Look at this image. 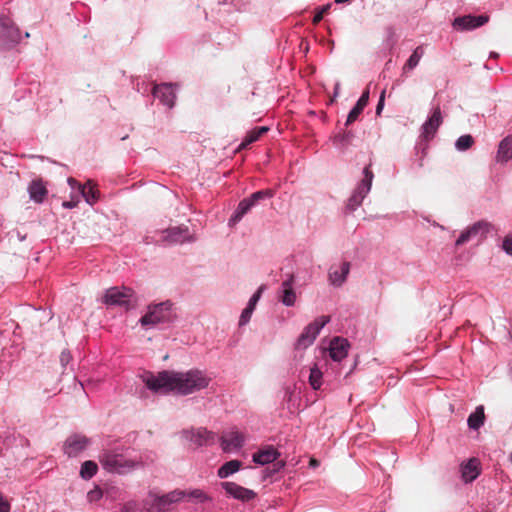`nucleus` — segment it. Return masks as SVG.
<instances>
[{"instance_id":"nucleus-2","label":"nucleus","mask_w":512,"mask_h":512,"mask_svg":"<svg viewBox=\"0 0 512 512\" xmlns=\"http://www.w3.org/2000/svg\"><path fill=\"white\" fill-rule=\"evenodd\" d=\"M208 378L200 370H190L186 373L162 371V392L171 391L180 395H188L206 388Z\"/></svg>"},{"instance_id":"nucleus-36","label":"nucleus","mask_w":512,"mask_h":512,"mask_svg":"<svg viewBox=\"0 0 512 512\" xmlns=\"http://www.w3.org/2000/svg\"><path fill=\"white\" fill-rule=\"evenodd\" d=\"M322 376L323 374L321 370L317 367V365H314L310 369L309 383L314 390H318L321 387Z\"/></svg>"},{"instance_id":"nucleus-13","label":"nucleus","mask_w":512,"mask_h":512,"mask_svg":"<svg viewBox=\"0 0 512 512\" xmlns=\"http://www.w3.org/2000/svg\"><path fill=\"white\" fill-rule=\"evenodd\" d=\"M137 377L142 381L144 387L140 390V397H144L145 390L153 394L160 393V372L154 373L147 369H139Z\"/></svg>"},{"instance_id":"nucleus-40","label":"nucleus","mask_w":512,"mask_h":512,"mask_svg":"<svg viewBox=\"0 0 512 512\" xmlns=\"http://www.w3.org/2000/svg\"><path fill=\"white\" fill-rule=\"evenodd\" d=\"M38 87H39L38 83H31L28 88H24V89L18 88L14 93V97L17 101L24 99L26 97V94L31 95L34 92V90H36V92H38Z\"/></svg>"},{"instance_id":"nucleus-26","label":"nucleus","mask_w":512,"mask_h":512,"mask_svg":"<svg viewBox=\"0 0 512 512\" xmlns=\"http://www.w3.org/2000/svg\"><path fill=\"white\" fill-rule=\"evenodd\" d=\"M350 272V263L345 261L341 264L340 270H334L333 267L329 271V281L332 285L340 287L347 279Z\"/></svg>"},{"instance_id":"nucleus-9","label":"nucleus","mask_w":512,"mask_h":512,"mask_svg":"<svg viewBox=\"0 0 512 512\" xmlns=\"http://www.w3.org/2000/svg\"><path fill=\"white\" fill-rule=\"evenodd\" d=\"M182 436L196 447L212 445L216 437L214 432L209 431L205 427L185 429L182 431Z\"/></svg>"},{"instance_id":"nucleus-49","label":"nucleus","mask_w":512,"mask_h":512,"mask_svg":"<svg viewBox=\"0 0 512 512\" xmlns=\"http://www.w3.org/2000/svg\"><path fill=\"white\" fill-rule=\"evenodd\" d=\"M62 206L65 209H73L76 206V202H74V201H64Z\"/></svg>"},{"instance_id":"nucleus-46","label":"nucleus","mask_w":512,"mask_h":512,"mask_svg":"<svg viewBox=\"0 0 512 512\" xmlns=\"http://www.w3.org/2000/svg\"><path fill=\"white\" fill-rule=\"evenodd\" d=\"M502 247L507 254L512 255V237L511 236H506L504 238Z\"/></svg>"},{"instance_id":"nucleus-1","label":"nucleus","mask_w":512,"mask_h":512,"mask_svg":"<svg viewBox=\"0 0 512 512\" xmlns=\"http://www.w3.org/2000/svg\"><path fill=\"white\" fill-rule=\"evenodd\" d=\"M99 463L110 474L125 475L140 465V461L131 456V449L111 435H103L99 443Z\"/></svg>"},{"instance_id":"nucleus-53","label":"nucleus","mask_w":512,"mask_h":512,"mask_svg":"<svg viewBox=\"0 0 512 512\" xmlns=\"http://www.w3.org/2000/svg\"><path fill=\"white\" fill-rule=\"evenodd\" d=\"M348 136H349V134H347V135H343V136L341 137V140H343V141H344V140H347Z\"/></svg>"},{"instance_id":"nucleus-47","label":"nucleus","mask_w":512,"mask_h":512,"mask_svg":"<svg viewBox=\"0 0 512 512\" xmlns=\"http://www.w3.org/2000/svg\"><path fill=\"white\" fill-rule=\"evenodd\" d=\"M384 100H385V90L382 91L377 107H376V114L379 115L384 107Z\"/></svg>"},{"instance_id":"nucleus-8","label":"nucleus","mask_w":512,"mask_h":512,"mask_svg":"<svg viewBox=\"0 0 512 512\" xmlns=\"http://www.w3.org/2000/svg\"><path fill=\"white\" fill-rule=\"evenodd\" d=\"M274 196V192L271 189L260 190L254 192L250 197L243 199L234 215L231 217L230 222L236 223L242 219L259 201L269 199Z\"/></svg>"},{"instance_id":"nucleus-43","label":"nucleus","mask_w":512,"mask_h":512,"mask_svg":"<svg viewBox=\"0 0 512 512\" xmlns=\"http://www.w3.org/2000/svg\"><path fill=\"white\" fill-rule=\"evenodd\" d=\"M72 359L73 357L69 349L62 350L59 360L64 370L66 369L67 365L72 361Z\"/></svg>"},{"instance_id":"nucleus-16","label":"nucleus","mask_w":512,"mask_h":512,"mask_svg":"<svg viewBox=\"0 0 512 512\" xmlns=\"http://www.w3.org/2000/svg\"><path fill=\"white\" fill-rule=\"evenodd\" d=\"M134 88L142 96L152 95L153 100L160 99V84L137 77L132 81Z\"/></svg>"},{"instance_id":"nucleus-5","label":"nucleus","mask_w":512,"mask_h":512,"mask_svg":"<svg viewBox=\"0 0 512 512\" xmlns=\"http://www.w3.org/2000/svg\"><path fill=\"white\" fill-rule=\"evenodd\" d=\"M91 444L92 438L81 433H72L63 442L62 452L69 459L76 458Z\"/></svg>"},{"instance_id":"nucleus-19","label":"nucleus","mask_w":512,"mask_h":512,"mask_svg":"<svg viewBox=\"0 0 512 512\" xmlns=\"http://www.w3.org/2000/svg\"><path fill=\"white\" fill-rule=\"evenodd\" d=\"M191 239V234L187 227L177 226L162 231V241L169 243H183Z\"/></svg>"},{"instance_id":"nucleus-56","label":"nucleus","mask_w":512,"mask_h":512,"mask_svg":"<svg viewBox=\"0 0 512 512\" xmlns=\"http://www.w3.org/2000/svg\"><path fill=\"white\" fill-rule=\"evenodd\" d=\"M510 460H511V462H512V453L510 454Z\"/></svg>"},{"instance_id":"nucleus-50","label":"nucleus","mask_w":512,"mask_h":512,"mask_svg":"<svg viewBox=\"0 0 512 512\" xmlns=\"http://www.w3.org/2000/svg\"><path fill=\"white\" fill-rule=\"evenodd\" d=\"M309 465L311 467H317L319 465V461L316 460L315 458H311L310 461H309Z\"/></svg>"},{"instance_id":"nucleus-39","label":"nucleus","mask_w":512,"mask_h":512,"mask_svg":"<svg viewBox=\"0 0 512 512\" xmlns=\"http://www.w3.org/2000/svg\"><path fill=\"white\" fill-rule=\"evenodd\" d=\"M186 496L196 503H203L210 500V497L201 489H193L186 492Z\"/></svg>"},{"instance_id":"nucleus-21","label":"nucleus","mask_w":512,"mask_h":512,"mask_svg":"<svg viewBox=\"0 0 512 512\" xmlns=\"http://www.w3.org/2000/svg\"><path fill=\"white\" fill-rule=\"evenodd\" d=\"M139 324L145 330L160 323V303H153L147 307V312L139 319Z\"/></svg>"},{"instance_id":"nucleus-38","label":"nucleus","mask_w":512,"mask_h":512,"mask_svg":"<svg viewBox=\"0 0 512 512\" xmlns=\"http://www.w3.org/2000/svg\"><path fill=\"white\" fill-rule=\"evenodd\" d=\"M474 143H475L474 138L471 135L466 134V135L460 136L456 140L455 147L459 151H466V150L470 149L474 145Z\"/></svg>"},{"instance_id":"nucleus-20","label":"nucleus","mask_w":512,"mask_h":512,"mask_svg":"<svg viewBox=\"0 0 512 512\" xmlns=\"http://www.w3.org/2000/svg\"><path fill=\"white\" fill-rule=\"evenodd\" d=\"M349 342L347 339L335 337L331 340L329 346V355L334 361H341L348 354Z\"/></svg>"},{"instance_id":"nucleus-24","label":"nucleus","mask_w":512,"mask_h":512,"mask_svg":"<svg viewBox=\"0 0 512 512\" xmlns=\"http://www.w3.org/2000/svg\"><path fill=\"white\" fill-rule=\"evenodd\" d=\"M280 456V453L273 447L267 446L253 454V461L260 465L271 463Z\"/></svg>"},{"instance_id":"nucleus-48","label":"nucleus","mask_w":512,"mask_h":512,"mask_svg":"<svg viewBox=\"0 0 512 512\" xmlns=\"http://www.w3.org/2000/svg\"><path fill=\"white\" fill-rule=\"evenodd\" d=\"M67 182H68V185L72 189H74L76 186L79 188V186L81 185V184L78 183V181L76 179H74L72 177L68 178Z\"/></svg>"},{"instance_id":"nucleus-12","label":"nucleus","mask_w":512,"mask_h":512,"mask_svg":"<svg viewBox=\"0 0 512 512\" xmlns=\"http://www.w3.org/2000/svg\"><path fill=\"white\" fill-rule=\"evenodd\" d=\"M488 21L489 17L487 15H465L456 17L452 26L458 31H469L485 25Z\"/></svg>"},{"instance_id":"nucleus-4","label":"nucleus","mask_w":512,"mask_h":512,"mask_svg":"<svg viewBox=\"0 0 512 512\" xmlns=\"http://www.w3.org/2000/svg\"><path fill=\"white\" fill-rule=\"evenodd\" d=\"M22 34L14 20L6 14L0 13V49L10 50L17 46Z\"/></svg>"},{"instance_id":"nucleus-34","label":"nucleus","mask_w":512,"mask_h":512,"mask_svg":"<svg viewBox=\"0 0 512 512\" xmlns=\"http://www.w3.org/2000/svg\"><path fill=\"white\" fill-rule=\"evenodd\" d=\"M79 193L84 198L85 202L90 206L96 204L100 198L99 192L93 187L79 186Z\"/></svg>"},{"instance_id":"nucleus-31","label":"nucleus","mask_w":512,"mask_h":512,"mask_svg":"<svg viewBox=\"0 0 512 512\" xmlns=\"http://www.w3.org/2000/svg\"><path fill=\"white\" fill-rule=\"evenodd\" d=\"M268 131V127L262 126V127H256L253 130L249 131L245 138L243 139L242 143L239 146V149H244L250 144L257 141L263 134H265Z\"/></svg>"},{"instance_id":"nucleus-51","label":"nucleus","mask_w":512,"mask_h":512,"mask_svg":"<svg viewBox=\"0 0 512 512\" xmlns=\"http://www.w3.org/2000/svg\"><path fill=\"white\" fill-rule=\"evenodd\" d=\"M339 90H340V83H339V82H337V83L335 84V88H334V98L338 96V94H339Z\"/></svg>"},{"instance_id":"nucleus-10","label":"nucleus","mask_w":512,"mask_h":512,"mask_svg":"<svg viewBox=\"0 0 512 512\" xmlns=\"http://www.w3.org/2000/svg\"><path fill=\"white\" fill-rule=\"evenodd\" d=\"M148 500L144 504H139L136 501H128L120 509V512H160V495L157 493H150Z\"/></svg>"},{"instance_id":"nucleus-30","label":"nucleus","mask_w":512,"mask_h":512,"mask_svg":"<svg viewBox=\"0 0 512 512\" xmlns=\"http://www.w3.org/2000/svg\"><path fill=\"white\" fill-rule=\"evenodd\" d=\"M242 463L239 460H230L224 463L217 472L219 478L224 479L236 473L241 468Z\"/></svg>"},{"instance_id":"nucleus-3","label":"nucleus","mask_w":512,"mask_h":512,"mask_svg":"<svg viewBox=\"0 0 512 512\" xmlns=\"http://www.w3.org/2000/svg\"><path fill=\"white\" fill-rule=\"evenodd\" d=\"M138 298L136 292L126 286H113L105 290L102 303L106 306L121 307L125 311L134 310L137 307Z\"/></svg>"},{"instance_id":"nucleus-7","label":"nucleus","mask_w":512,"mask_h":512,"mask_svg":"<svg viewBox=\"0 0 512 512\" xmlns=\"http://www.w3.org/2000/svg\"><path fill=\"white\" fill-rule=\"evenodd\" d=\"M363 179L361 180L354 193L348 199L347 208L354 211L358 206L361 205L363 199L369 193L373 180V172L370 170V165L366 166L363 170Z\"/></svg>"},{"instance_id":"nucleus-28","label":"nucleus","mask_w":512,"mask_h":512,"mask_svg":"<svg viewBox=\"0 0 512 512\" xmlns=\"http://www.w3.org/2000/svg\"><path fill=\"white\" fill-rule=\"evenodd\" d=\"M496 158L499 162L512 159V138L507 137L500 142Z\"/></svg>"},{"instance_id":"nucleus-41","label":"nucleus","mask_w":512,"mask_h":512,"mask_svg":"<svg viewBox=\"0 0 512 512\" xmlns=\"http://www.w3.org/2000/svg\"><path fill=\"white\" fill-rule=\"evenodd\" d=\"M172 306L173 304L170 303L169 301L167 302H162L161 304V307H162V323L165 322V321H172L175 317H176V314L173 313L172 311Z\"/></svg>"},{"instance_id":"nucleus-45","label":"nucleus","mask_w":512,"mask_h":512,"mask_svg":"<svg viewBox=\"0 0 512 512\" xmlns=\"http://www.w3.org/2000/svg\"><path fill=\"white\" fill-rule=\"evenodd\" d=\"M11 504L0 492V512H10Z\"/></svg>"},{"instance_id":"nucleus-54","label":"nucleus","mask_w":512,"mask_h":512,"mask_svg":"<svg viewBox=\"0 0 512 512\" xmlns=\"http://www.w3.org/2000/svg\"><path fill=\"white\" fill-rule=\"evenodd\" d=\"M24 37H25V38H29V37H30V33H29V32H25V33H24Z\"/></svg>"},{"instance_id":"nucleus-55","label":"nucleus","mask_w":512,"mask_h":512,"mask_svg":"<svg viewBox=\"0 0 512 512\" xmlns=\"http://www.w3.org/2000/svg\"><path fill=\"white\" fill-rule=\"evenodd\" d=\"M426 149H427V147H424V148H423V154H425V153H426Z\"/></svg>"},{"instance_id":"nucleus-52","label":"nucleus","mask_w":512,"mask_h":512,"mask_svg":"<svg viewBox=\"0 0 512 512\" xmlns=\"http://www.w3.org/2000/svg\"><path fill=\"white\" fill-rule=\"evenodd\" d=\"M276 465L278 466V469L282 468L284 466V462H277Z\"/></svg>"},{"instance_id":"nucleus-35","label":"nucleus","mask_w":512,"mask_h":512,"mask_svg":"<svg viewBox=\"0 0 512 512\" xmlns=\"http://www.w3.org/2000/svg\"><path fill=\"white\" fill-rule=\"evenodd\" d=\"M424 55V49L422 46H418L415 48L411 56L408 58L406 63L403 66V72L407 73L410 70H413L419 63L420 59Z\"/></svg>"},{"instance_id":"nucleus-14","label":"nucleus","mask_w":512,"mask_h":512,"mask_svg":"<svg viewBox=\"0 0 512 512\" xmlns=\"http://www.w3.org/2000/svg\"><path fill=\"white\" fill-rule=\"evenodd\" d=\"M244 442V434L237 430H231L223 433L220 437L221 448L224 452L238 450L244 445Z\"/></svg>"},{"instance_id":"nucleus-32","label":"nucleus","mask_w":512,"mask_h":512,"mask_svg":"<svg viewBox=\"0 0 512 512\" xmlns=\"http://www.w3.org/2000/svg\"><path fill=\"white\" fill-rule=\"evenodd\" d=\"M484 420V408L483 406H479L473 413L469 415L467 422L469 428L477 430L484 424Z\"/></svg>"},{"instance_id":"nucleus-27","label":"nucleus","mask_w":512,"mask_h":512,"mask_svg":"<svg viewBox=\"0 0 512 512\" xmlns=\"http://www.w3.org/2000/svg\"><path fill=\"white\" fill-rule=\"evenodd\" d=\"M99 467L94 460H85L80 465L79 476L81 479L88 481L92 479L98 472Z\"/></svg>"},{"instance_id":"nucleus-6","label":"nucleus","mask_w":512,"mask_h":512,"mask_svg":"<svg viewBox=\"0 0 512 512\" xmlns=\"http://www.w3.org/2000/svg\"><path fill=\"white\" fill-rule=\"evenodd\" d=\"M330 322V316L323 315L308 324L297 339L296 347L306 349L313 344L321 329Z\"/></svg>"},{"instance_id":"nucleus-11","label":"nucleus","mask_w":512,"mask_h":512,"mask_svg":"<svg viewBox=\"0 0 512 512\" xmlns=\"http://www.w3.org/2000/svg\"><path fill=\"white\" fill-rule=\"evenodd\" d=\"M489 227V223L485 221H478L474 223L460 234L456 240V245L461 246L472 239H482L488 233Z\"/></svg>"},{"instance_id":"nucleus-44","label":"nucleus","mask_w":512,"mask_h":512,"mask_svg":"<svg viewBox=\"0 0 512 512\" xmlns=\"http://www.w3.org/2000/svg\"><path fill=\"white\" fill-rule=\"evenodd\" d=\"M330 7V4L322 6L320 10L314 15L312 20L313 24H318L323 19L324 15L328 13Z\"/></svg>"},{"instance_id":"nucleus-33","label":"nucleus","mask_w":512,"mask_h":512,"mask_svg":"<svg viewBox=\"0 0 512 512\" xmlns=\"http://www.w3.org/2000/svg\"><path fill=\"white\" fill-rule=\"evenodd\" d=\"M162 104L167 105L169 108L174 106V100L176 98V86L173 84L162 83Z\"/></svg>"},{"instance_id":"nucleus-25","label":"nucleus","mask_w":512,"mask_h":512,"mask_svg":"<svg viewBox=\"0 0 512 512\" xmlns=\"http://www.w3.org/2000/svg\"><path fill=\"white\" fill-rule=\"evenodd\" d=\"M368 101H369V90L366 89L362 93L361 97L358 99V101L355 104V106L349 112V114L347 116L346 123H345L346 126L351 125L354 121L357 120L359 115L362 113L364 108L367 106Z\"/></svg>"},{"instance_id":"nucleus-17","label":"nucleus","mask_w":512,"mask_h":512,"mask_svg":"<svg viewBox=\"0 0 512 512\" xmlns=\"http://www.w3.org/2000/svg\"><path fill=\"white\" fill-rule=\"evenodd\" d=\"M29 198L37 204H42L48 195V189L42 178L33 179L27 188Z\"/></svg>"},{"instance_id":"nucleus-42","label":"nucleus","mask_w":512,"mask_h":512,"mask_svg":"<svg viewBox=\"0 0 512 512\" xmlns=\"http://www.w3.org/2000/svg\"><path fill=\"white\" fill-rule=\"evenodd\" d=\"M89 502H97L103 498V491L99 486H95L94 489L87 493Z\"/></svg>"},{"instance_id":"nucleus-22","label":"nucleus","mask_w":512,"mask_h":512,"mask_svg":"<svg viewBox=\"0 0 512 512\" xmlns=\"http://www.w3.org/2000/svg\"><path fill=\"white\" fill-rule=\"evenodd\" d=\"M294 282V276L293 274H289L287 276V279L282 282L281 285V291L279 294V300L285 305V306H293L296 301V293L292 287Z\"/></svg>"},{"instance_id":"nucleus-23","label":"nucleus","mask_w":512,"mask_h":512,"mask_svg":"<svg viewBox=\"0 0 512 512\" xmlns=\"http://www.w3.org/2000/svg\"><path fill=\"white\" fill-rule=\"evenodd\" d=\"M462 478L466 483L474 481L480 474V462L476 458H471L467 463L461 466Z\"/></svg>"},{"instance_id":"nucleus-37","label":"nucleus","mask_w":512,"mask_h":512,"mask_svg":"<svg viewBox=\"0 0 512 512\" xmlns=\"http://www.w3.org/2000/svg\"><path fill=\"white\" fill-rule=\"evenodd\" d=\"M186 496V492L182 490H174L166 495H162V506L176 503L182 500Z\"/></svg>"},{"instance_id":"nucleus-15","label":"nucleus","mask_w":512,"mask_h":512,"mask_svg":"<svg viewBox=\"0 0 512 512\" xmlns=\"http://www.w3.org/2000/svg\"><path fill=\"white\" fill-rule=\"evenodd\" d=\"M221 486L229 496L242 502H248L256 497V493L253 490L240 486L235 482H222Z\"/></svg>"},{"instance_id":"nucleus-18","label":"nucleus","mask_w":512,"mask_h":512,"mask_svg":"<svg viewBox=\"0 0 512 512\" xmlns=\"http://www.w3.org/2000/svg\"><path fill=\"white\" fill-rule=\"evenodd\" d=\"M441 124H442L441 110L439 107H437L433 110L432 115L429 117V119L423 124L422 137L426 141H429L430 139H432Z\"/></svg>"},{"instance_id":"nucleus-29","label":"nucleus","mask_w":512,"mask_h":512,"mask_svg":"<svg viewBox=\"0 0 512 512\" xmlns=\"http://www.w3.org/2000/svg\"><path fill=\"white\" fill-rule=\"evenodd\" d=\"M261 288L250 298L249 303L247 307L242 311L240 319H239V325H245L250 321L251 315L254 311L255 305L257 301L260 298L261 295Z\"/></svg>"}]
</instances>
